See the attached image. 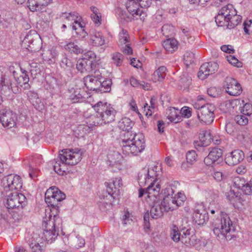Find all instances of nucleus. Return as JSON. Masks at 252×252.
Instances as JSON below:
<instances>
[{"instance_id": "nucleus-27", "label": "nucleus", "mask_w": 252, "mask_h": 252, "mask_svg": "<svg viewBox=\"0 0 252 252\" xmlns=\"http://www.w3.org/2000/svg\"><path fill=\"white\" fill-rule=\"evenodd\" d=\"M38 35L35 32L31 31L24 38L23 43V44H28V47L30 48L32 50L36 51L38 48L35 47V42L38 38Z\"/></svg>"}, {"instance_id": "nucleus-54", "label": "nucleus", "mask_w": 252, "mask_h": 252, "mask_svg": "<svg viewBox=\"0 0 252 252\" xmlns=\"http://www.w3.org/2000/svg\"><path fill=\"white\" fill-rule=\"evenodd\" d=\"M18 82H16L18 86L22 87L23 85L29 86V78L26 72H23L22 75L18 78Z\"/></svg>"}, {"instance_id": "nucleus-53", "label": "nucleus", "mask_w": 252, "mask_h": 252, "mask_svg": "<svg viewBox=\"0 0 252 252\" xmlns=\"http://www.w3.org/2000/svg\"><path fill=\"white\" fill-rule=\"evenodd\" d=\"M174 197L175 198V201H177L176 206L178 207L182 206L186 200V195L182 192H178L177 194H175Z\"/></svg>"}, {"instance_id": "nucleus-47", "label": "nucleus", "mask_w": 252, "mask_h": 252, "mask_svg": "<svg viewBox=\"0 0 252 252\" xmlns=\"http://www.w3.org/2000/svg\"><path fill=\"white\" fill-rule=\"evenodd\" d=\"M170 236L172 239L175 242H178L180 241L182 236L181 231L180 232L178 227L176 225H173L170 231Z\"/></svg>"}, {"instance_id": "nucleus-64", "label": "nucleus", "mask_w": 252, "mask_h": 252, "mask_svg": "<svg viewBox=\"0 0 252 252\" xmlns=\"http://www.w3.org/2000/svg\"><path fill=\"white\" fill-rule=\"evenodd\" d=\"M220 92V90L216 87H211L207 90L208 94L213 97H218Z\"/></svg>"}, {"instance_id": "nucleus-1", "label": "nucleus", "mask_w": 252, "mask_h": 252, "mask_svg": "<svg viewBox=\"0 0 252 252\" xmlns=\"http://www.w3.org/2000/svg\"><path fill=\"white\" fill-rule=\"evenodd\" d=\"M133 125L132 122L128 118H123L119 121V127L125 131L120 144L123 154L137 156L145 149V141L142 133L135 134L129 131Z\"/></svg>"}, {"instance_id": "nucleus-46", "label": "nucleus", "mask_w": 252, "mask_h": 252, "mask_svg": "<svg viewBox=\"0 0 252 252\" xmlns=\"http://www.w3.org/2000/svg\"><path fill=\"white\" fill-rule=\"evenodd\" d=\"M111 82L109 80L100 79V86L97 90L101 93H105L109 91L111 88Z\"/></svg>"}, {"instance_id": "nucleus-8", "label": "nucleus", "mask_w": 252, "mask_h": 252, "mask_svg": "<svg viewBox=\"0 0 252 252\" xmlns=\"http://www.w3.org/2000/svg\"><path fill=\"white\" fill-rule=\"evenodd\" d=\"M25 240L32 252H44L43 243L45 241L43 240V237H41L39 231L27 232L25 234Z\"/></svg>"}, {"instance_id": "nucleus-61", "label": "nucleus", "mask_w": 252, "mask_h": 252, "mask_svg": "<svg viewBox=\"0 0 252 252\" xmlns=\"http://www.w3.org/2000/svg\"><path fill=\"white\" fill-rule=\"evenodd\" d=\"M173 31V27L168 24L163 26L161 29L163 34L166 36L171 35L172 34Z\"/></svg>"}, {"instance_id": "nucleus-63", "label": "nucleus", "mask_w": 252, "mask_h": 252, "mask_svg": "<svg viewBox=\"0 0 252 252\" xmlns=\"http://www.w3.org/2000/svg\"><path fill=\"white\" fill-rule=\"evenodd\" d=\"M32 104L34 107L38 111H42L44 108V103L39 98L36 99V100L32 102Z\"/></svg>"}, {"instance_id": "nucleus-7", "label": "nucleus", "mask_w": 252, "mask_h": 252, "mask_svg": "<svg viewBox=\"0 0 252 252\" xmlns=\"http://www.w3.org/2000/svg\"><path fill=\"white\" fill-rule=\"evenodd\" d=\"M65 198V195L58 188L55 187H52L48 189L45 194V200L48 205L47 209H50L51 214L53 211L57 212L56 208H59V202ZM54 213H52V215Z\"/></svg>"}, {"instance_id": "nucleus-48", "label": "nucleus", "mask_w": 252, "mask_h": 252, "mask_svg": "<svg viewBox=\"0 0 252 252\" xmlns=\"http://www.w3.org/2000/svg\"><path fill=\"white\" fill-rule=\"evenodd\" d=\"M124 59V56L120 53L116 52L112 55V62L117 66H120L122 65Z\"/></svg>"}, {"instance_id": "nucleus-15", "label": "nucleus", "mask_w": 252, "mask_h": 252, "mask_svg": "<svg viewBox=\"0 0 252 252\" xmlns=\"http://www.w3.org/2000/svg\"><path fill=\"white\" fill-rule=\"evenodd\" d=\"M16 114L10 110L3 109L0 110V122L4 127H13L16 125Z\"/></svg>"}, {"instance_id": "nucleus-29", "label": "nucleus", "mask_w": 252, "mask_h": 252, "mask_svg": "<svg viewBox=\"0 0 252 252\" xmlns=\"http://www.w3.org/2000/svg\"><path fill=\"white\" fill-rule=\"evenodd\" d=\"M166 114L167 119L171 122L178 123L182 120V117L179 109L175 107H170L166 110Z\"/></svg>"}, {"instance_id": "nucleus-58", "label": "nucleus", "mask_w": 252, "mask_h": 252, "mask_svg": "<svg viewBox=\"0 0 252 252\" xmlns=\"http://www.w3.org/2000/svg\"><path fill=\"white\" fill-rule=\"evenodd\" d=\"M85 240L80 236H76L73 238V244L76 247L81 248L85 245Z\"/></svg>"}, {"instance_id": "nucleus-34", "label": "nucleus", "mask_w": 252, "mask_h": 252, "mask_svg": "<svg viewBox=\"0 0 252 252\" xmlns=\"http://www.w3.org/2000/svg\"><path fill=\"white\" fill-rule=\"evenodd\" d=\"M178 42L174 38H169L164 40L162 46L169 53H172L177 49Z\"/></svg>"}, {"instance_id": "nucleus-49", "label": "nucleus", "mask_w": 252, "mask_h": 252, "mask_svg": "<svg viewBox=\"0 0 252 252\" xmlns=\"http://www.w3.org/2000/svg\"><path fill=\"white\" fill-rule=\"evenodd\" d=\"M233 183L236 188L242 189L243 191H244V188L246 186L247 183L244 178L236 177L233 179Z\"/></svg>"}, {"instance_id": "nucleus-51", "label": "nucleus", "mask_w": 252, "mask_h": 252, "mask_svg": "<svg viewBox=\"0 0 252 252\" xmlns=\"http://www.w3.org/2000/svg\"><path fill=\"white\" fill-rule=\"evenodd\" d=\"M121 156L118 152H113L112 154L108 155L107 158L110 162V164L113 165L119 161Z\"/></svg>"}, {"instance_id": "nucleus-31", "label": "nucleus", "mask_w": 252, "mask_h": 252, "mask_svg": "<svg viewBox=\"0 0 252 252\" xmlns=\"http://www.w3.org/2000/svg\"><path fill=\"white\" fill-rule=\"evenodd\" d=\"M165 212L167 211L164 210V207L161 205V203L157 202L151 208L150 214L153 219H157L162 217Z\"/></svg>"}, {"instance_id": "nucleus-11", "label": "nucleus", "mask_w": 252, "mask_h": 252, "mask_svg": "<svg viewBox=\"0 0 252 252\" xmlns=\"http://www.w3.org/2000/svg\"><path fill=\"white\" fill-rule=\"evenodd\" d=\"M26 198L18 191H13L7 194L6 205L8 209L22 208L25 205Z\"/></svg>"}, {"instance_id": "nucleus-24", "label": "nucleus", "mask_w": 252, "mask_h": 252, "mask_svg": "<svg viewBox=\"0 0 252 252\" xmlns=\"http://www.w3.org/2000/svg\"><path fill=\"white\" fill-rule=\"evenodd\" d=\"M107 188V191L109 195L112 196L117 191L119 192V188L123 186L122 179L120 177L113 179L112 182L105 183Z\"/></svg>"}, {"instance_id": "nucleus-39", "label": "nucleus", "mask_w": 252, "mask_h": 252, "mask_svg": "<svg viewBox=\"0 0 252 252\" xmlns=\"http://www.w3.org/2000/svg\"><path fill=\"white\" fill-rule=\"evenodd\" d=\"M91 9L92 12L91 17L93 21L96 26H99L101 23V13L99 10L94 6H92Z\"/></svg>"}, {"instance_id": "nucleus-17", "label": "nucleus", "mask_w": 252, "mask_h": 252, "mask_svg": "<svg viewBox=\"0 0 252 252\" xmlns=\"http://www.w3.org/2000/svg\"><path fill=\"white\" fill-rule=\"evenodd\" d=\"M126 6L129 13L136 19L143 20L146 16L143 10L139 7L140 5L137 0H128Z\"/></svg>"}, {"instance_id": "nucleus-33", "label": "nucleus", "mask_w": 252, "mask_h": 252, "mask_svg": "<svg viewBox=\"0 0 252 252\" xmlns=\"http://www.w3.org/2000/svg\"><path fill=\"white\" fill-rule=\"evenodd\" d=\"M161 203V205L164 207V210H166L167 212L173 210L178 208V206H176L177 201H175V198L174 196L164 197Z\"/></svg>"}, {"instance_id": "nucleus-32", "label": "nucleus", "mask_w": 252, "mask_h": 252, "mask_svg": "<svg viewBox=\"0 0 252 252\" xmlns=\"http://www.w3.org/2000/svg\"><path fill=\"white\" fill-rule=\"evenodd\" d=\"M167 68L164 66H161L156 70L152 75V80L156 83L157 82H161L164 79L166 76Z\"/></svg>"}, {"instance_id": "nucleus-40", "label": "nucleus", "mask_w": 252, "mask_h": 252, "mask_svg": "<svg viewBox=\"0 0 252 252\" xmlns=\"http://www.w3.org/2000/svg\"><path fill=\"white\" fill-rule=\"evenodd\" d=\"M182 236L181 237L180 241L184 243L185 245L188 246V244L189 243V240L192 234H193V231H191L190 229H182L181 230Z\"/></svg>"}, {"instance_id": "nucleus-3", "label": "nucleus", "mask_w": 252, "mask_h": 252, "mask_svg": "<svg viewBox=\"0 0 252 252\" xmlns=\"http://www.w3.org/2000/svg\"><path fill=\"white\" fill-rule=\"evenodd\" d=\"M154 170H150L149 168L144 167L139 172L138 175V183L140 187L145 186L150 183L146 189L140 188L139 189L138 197L140 198L144 194H147L148 197H156L158 195L161 188L160 181L158 179L154 180Z\"/></svg>"}, {"instance_id": "nucleus-59", "label": "nucleus", "mask_w": 252, "mask_h": 252, "mask_svg": "<svg viewBox=\"0 0 252 252\" xmlns=\"http://www.w3.org/2000/svg\"><path fill=\"white\" fill-rule=\"evenodd\" d=\"M122 221L124 225L130 224L132 222L131 214L128 212H125L122 217Z\"/></svg>"}, {"instance_id": "nucleus-4", "label": "nucleus", "mask_w": 252, "mask_h": 252, "mask_svg": "<svg viewBox=\"0 0 252 252\" xmlns=\"http://www.w3.org/2000/svg\"><path fill=\"white\" fill-rule=\"evenodd\" d=\"M82 154V151L78 148L62 150L59 153V158L54 160L55 171L59 175H63L67 169L66 165L77 164L81 161Z\"/></svg>"}, {"instance_id": "nucleus-5", "label": "nucleus", "mask_w": 252, "mask_h": 252, "mask_svg": "<svg viewBox=\"0 0 252 252\" xmlns=\"http://www.w3.org/2000/svg\"><path fill=\"white\" fill-rule=\"evenodd\" d=\"M213 231L215 235L220 239L231 240L232 233L235 228L229 216L221 212L220 216L215 219L212 223Z\"/></svg>"}, {"instance_id": "nucleus-23", "label": "nucleus", "mask_w": 252, "mask_h": 252, "mask_svg": "<svg viewBox=\"0 0 252 252\" xmlns=\"http://www.w3.org/2000/svg\"><path fill=\"white\" fill-rule=\"evenodd\" d=\"M76 68L81 73L92 72L95 70V67L92 65V61L83 59H79L76 63Z\"/></svg>"}, {"instance_id": "nucleus-19", "label": "nucleus", "mask_w": 252, "mask_h": 252, "mask_svg": "<svg viewBox=\"0 0 252 252\" xmlns=\"http://www.w3.org/2000/svg\"><path fill=\"white\" fill-rule=\"evenodd\" d=\"M219 68L216 62H209L203 63L200 66L198 73V77L201 80L205 79L208 76L215 73Z\"/></svg>"}, {"instance_id": "nucleus-52", "label": "nucleus", "mask_w": 252, "mask_h": 252, "mask_svg": "<svg viewBox=\"0 0 252 252\" xmlns=\"http://www.w3.org/2000/svg\"><path fill=\"white\" fill-rule=\"evenodd\" d=\"M194 54L191 52H187L184 55V60L187 66L194 63Z\"/></svg>"}, {"instance_id": "nucleus-14", "label": "nucleus", "mask_w": 252, "mask_h": 252, "mask_svg": "<svg viewBox=\"0 0 252 252\" xmlns=\"http://www.w3.org/2000/svg\"><path fill=\"white\" fill-rule=\"evenodd\" d=\"M193 221L198 225H203L207 222L208 214L203 204H196L192 215Z\"/></svg>"}, {"instance_id": "nucleus-12", "label": "nucleus", "mask_w": 252, "mask_h": 252, "mask_svg": "<svg viewBox=\"0 0 252 252\" xmlns=\"http://www.w3.org/2000/svg\"><path fill=\"white\" fill-rule=\"evenodd\" d=\"M100 79H103L101 74L95 69L84 78V85L88 90L97 91L100 86Z\"/></svg>"}, {"instance_id": "nucleus-43", "label": "nucleus", "mask_w": 252, "mask_h": 252, "mask_svg": "<svg viewBox=\"0 0 252 252\" xmlns=\"http://www.w3.org/2000/svg\"><path fill=\"white\" fill-rule=\"evenodd\" d=\"M129 42V35L126 30L123 29L119 34L118 44L122 46Z\"/></svg>"}, {"instance_id": "nucleus-26", "label": "nucleus", "mask_w": 252, "mask_h": 252, "mask_svg": "<svg viewBox=\"0 0 252 252\" xmlns=\"http://www.w3.org/2000/svg\"><path fill=\"white\" fill-rule=\"evenodd\" d=\"M241 105V100L238 99L227 100L222 103L220 105V109L224 113L231 111L237 106Z\"/></svg>"}, {"instance_id": "nucleus-22", "label": "nucleus", "mask_w": 252, "mask_h": 252, "mask_svg": "<svg viewBox=\"0 0 252 252\" xmlns=\"http://www.w3.org/2000/svg\"><path fill=\"white\" fill-rule=\"evenodd\" d=\"M51 0H28V7L32 12L43 11Z\"/></svg>"}, {"instance_id": "nucleus-55", "label": "nucleus", "mask_w": 252, "mask_h": 252, "mask_svg": "<svg viewBox=\"0 0 252 252\" xmlns=\"http://www.w3.org/2000/svg\"><path fill=\"white\" fill-rule=\"evenodd\" d=\"M235 122L239 125L245 126L248 123V119L246 117V115H238L235 117Z\"/></svg>"}, {"instance_id": "nucleus-9", "label": "nucleus", "mask_w": 252, "mask_h": 252, "mask_svg": "<svg viewBox=\"0 0 252 252\" xmlns=\"http://www.w3.org/2000/svg\"><path fill=\"white\" fill-rule=\"evenodd\" d=\"M2 186L5 191H18L22 188L23 183L20 176L10 174L2 179Z\"/></svg>"}, {"instance_id": "nucleus-6", "label": "nucleus", "mask_w": 252, "mask_h": 252, "mask_svg": "<svg viewBox=\"0 0 252 252\" xmlns=\"http://www.w3.org/2000/svg\"><path fill=\"white\" fill-rule=\"evenodd\" d=\"M93 107L97 113V117L100 118L101 124L114 121L117 111L110 104L99 101L93 105Z\"/></svg>"}, {"instance_id": "nucleus-57", "label": "nucleus", "mask_w": 252, "mask_h": 252, "mask_svg": "<svg viewBox=\"0 0 252 252\" xmlns=\"http://www.w3.org/2000/svg\"><path fill=\"white\" fill-rule=\"evenodd\" d=\"M174 187L169 185L164 189V197H173L174 196L175 189Z\"/></svg>"}, {"instance_id": "nucleus-38", "label": "nucleus", "mask_w": 252, "mask_h": 252, "mask_svg": "<svg viewBox=\"0 0 252 252\" xmlns=\"http://www.w3.org/2000/svg\"><path fill=\"white\" fill-rule=\"evenodd\" d=\"M191 77L187 72H184L180 76L179 84L181 88L188 89L191 83Z\"/></svg>"}, {"instance_id": "nucleus-25", "label": "nucleus", "mask_w": 252, "mask_h": 252, "mask_svg": "<svg viewBox=\"0 0 252 252\" xmlns=\"http://www.w3.org/2000/svg\"><path fill=\"white\" fill-rule=\"evenodd\" d=\"M42 161L38 158H32L28 163L29 174L32 179H34L37 177L38 170L36 167L40 165Z\"/></svg>"}, {"instance_id": "nucleus-42", "label": "nucleus", "mask_w": 252, "mask_h": 252, "mask_svg": "<svg viewBox=\"0 0 252 252\" xmlns=\"http://www.w3.org/2000/svg\"><path fill=\"white\" fill-rule=\"evenodd\" d=\"M116 14L119 16V18L121 20L125 22H130L132 19L134 18L132 16L129 14V15H127L125 11L121 9L118 8L116 10Z\"/></svg>"}, {"instance_id": "nucleus-56", "label": "nucleus", "mask_w": 252, "mask_h": 252, "mask_svg": "<svg viewBox=\"0 0 252 252\" xmlns=\"http://www.w3.org/2000/svg\"><path fill=\"white\" fill-rule=\"evenodd\" d=\"M200 243V241L199 239H197L196 236L193 234H192V236L190 237L189 240V243L188 244V246H193L196 248L197 249H200V247L201 246V244H199Z\"/></svg>"}, {"instance_id": "nucleus-2", "label": "nucleus", "mask_w": 252, "mask_h": 252, "mask_svg": "<svg viewBox=\"0 0 252 252\" xmlns=\"http://www.w3.org/2000/svg\"><path fill=\"white\" fill-rule=\"evenodd\" d=\"M50 209H46L45 216L43 218V232L40 233L43 240L51 244L55 241L59 235V229L62 228V219L57 215L51 214Z\"/></svg>"}, {"instance_id": "nucleus-50", "label": "nucleus", "mask_w": 252, "mask_h": 252, "mask_svg": "<svg viewBox=\"0 0 252 252\" xmlns=\"http://www.w3.org/2000/svg\"><path fill=\"white\" fill-rule=\"evenodd\" d=\"M81 19H79L77 20L76 22H75L74 24L72 25V28L73 30L76 31V33H78V32L82 31L83 32V36H84L86 32H85L84 30V26L83 23H82L80 21Z\"/></svg>"}, {"instance_id": "nucleus-16", "label": "nucleus", "mask_w": 252, "mask_h": 252, "mask_svg": "<svg viewBox=\"0 0 252 252\" xmlns=\"http://www.w3.org/2000/svg\"><path fill=\"white\" fill-rule=\"evenodd\" d=\"M236 10L232 4H227L222 7L216 17V22L219 26H222L224 22L232 15L235 14Z\"/></svg>"}, {"instance_id": "nucleus-35", "label": "nucleus", "mask_w": 252, "mask_h": 252, "mask_svg": "<svg viewBox=\"0 0 252 252\" xmlns=\"http://www.w3.org/2000/svg\"><path fill=\"white\" fill-rule=\"evenodd\" d=\"M242 17L241 16L237 14V11L235 14L232 15L225 22L227 23V28L233 29L241 22Z\"/></svg>"}, {"instance_id": "nucleus-30", "label": "nucleus", "mask_w": 252, "mask_h": 252, "mask_svg": "<svg viewBox=\"0 0 252 252\" xmlns=\"http://www.w3.org/2000/svg\"><path fill=\"white\" fill-rule=\"evenodd\" d=\"M61 18L65 24L70 26H72V24L77 20L81 19L78 13L76 12L63 13Z\"/></svg>"}, {"instance_id": "nucleus-21", "label": "nucleus", "mask_w": 252, "mask_h": 252, "mask_svg": "<svg viewBox=\"0 0 252 252\" xmlns=\"http://www.w3.org/2000/svg\"><path fill=\"white\" fill-rule=\"evenodd\" d=\"M244 154L240 150H235L226 155L225 163L230 166L238 164L244 158Z\"/></svg>"}, {"instance_id": "nucleus-20", "label": "nucleus", "mask_w": 252, "mask_h": 252, "mask_svg": "<svg viewBox=\"0 0 252 252\" xmlns=\"http://www.w3.org/2000/svg\"><path fill=\"white\" fill-rule=\"evenodd\" d=\"M223 160L222 151L220 149L214 148L204 158V163L208 166L213 164H219Z\"/></svg>"}, {"instance_id": "nucleus-44", "label": "nucleus", "mask_w": 252, "mask_h": 252, "mask_svg": "<svg viewBox=\"0 0 252 252\" xmlns=\"http://www.w3.org/2000/svg\"><path fill=\"white\" fill-rule=\"evenodd\" d=\"M60 65L62 68L68 71H71L74 66L73 62L68 59L65 55L63 57Z\"/></svg>"}, {"instance_id": "nucleus-18", "label": "nucleus", "mask_w": 252, "mask_h": 252, "mask_svg": "<svg viewBox=\"0 0 252 252\" xmlns=\"http://www.w3.org/2000/svg\"><path fill=\"white\" fill-rule=\"evenodd\" d=\"M224 87L226 92L232 96L240 95L242 92L240 84L235 79L231 77L225 79Z\"/></svg>"}, {"instance_id": "nucleus-13", "label": "nucleus", "mask_w": 252, "mask_h": 252, "mask_svg": "<svg viewBox=\"0 0 252 252\" xmlns=\"http://www.w3.org/2000/svg\"><path fill=\"white\" fill-rule=\"evenodd\" d=\"M215 107L211 104H207L202 106L197 111L198 119L206 124H210L214 121V112Z\"/></svg>"}, {"instance_id": "nucleus-10", "label": "nucleus", "mask_w": 252, "mask_h": 252, "mask_svg": "<svg viewBox=\"0 0 252 252\" xmlns=\"http://www.w3.org/2000/svg\"><path fill=\"white\" fill-rule=\"evenodd\" d=\"M18 86L14 77L4 73L0 78V89L1 93H16L18 91Z\"/></svg>"}, {"instance_id": "nucleus-62", "label": "nucleus", "mask_w": 252, "mask_h": 252, "mask_svg": "<svg viewBox=\"0 0 252 252\" xmlns=\"http://www.w3.org/2000/svg\"><path fill=\"white\" fill-rule=\"evenodd\" d=\"M197 155L194 151H189L186 155L187 162L192 163L196 160Z\"/></svg>"}, {"instance_id": "nucleus-45", "label": "nucleus", "mask_w": 252, "mask_h": 252, "mask_svg": "<svg viewBox=\"0 0 252 252\" xmlns=\"http://www.w3.org/2000/svg\"><path fill=\"white\" fill-rule=\"evenodd\" d=\"M85 60L92 61V65L96 68V65H98V63H96L97 62L99 61V59L97 60L95 54L92 51H88L84 55V57L82 58Z\"/></svg>"}, {"instance_id": "nucleus-41", "label": "nucleus", "mask_w": 252, "mask_h": 252, "mask_svg": "<svg viewBox=\"0 0 252 252\" xmlns=\"http://www.w3.org/2000/svg\"><path fill=\"white\" fill-rule=\"evenodd\" d=\"M64 49L71 53L78 54L82 52V50L78 46L76 42H69L64 46Z\"/></svg>"}, {"instance_id": "nucleus-37", "label": "nucleus", "mask_w": 252, "mask_h": 252, "mask_svg": "<svg viewBox=\"0 0 252 252\" xmlns=\"http://www.w3.org/2000/svg\"><path fill=\"white\" fill-rule=\"evenodd\" d=\"M199 139L203 146H208L212 142V135L210 131H204L199 134Z\"/></svg>"}, {"instance_id": "nucleus-28", "label": "nucleus", "mask_w": 252, "mask_h": 252, "mask_svg": "<svg viewBox=\"0 0 252 252\" xmlns=\"http://www.w3.org/2000/svg\"><path fill=\"white\" fill-rule=\"evenodd\" d=\"M90 43L94 46H101L105 44V37L100 32H94L90 35Z\"/></svg>"}, {"instance_id": "nucleus-60", "label": "nucleus", "mask_w": 252, "mask_h": 252, "mask_svg": "<svg viewBox=\"0 0 252 252\" xmlns=\"http://www.w3.org/2000/svg\"><path fill=\"white\" fill-rule=\"evenodd\" d=\"M227 60L230 63L234 66L238 67L242 66V63L234 56L229 55L227 56Z\"/></svg>"}, {"instance_id": "nucleus-36", "label": "nucleus", "mask_w": 252, "mask_h": 252, "mask_svg": "<svg viewBox=\"0 0 252 252\" xmlns=\"http://www.w3.org/2000/svg\"><path fill=\"white\" fill-rule=\"evenodd\" d=\"M82 91L80 89L78 88H72L70 90L69 99L72 103H77L82 101L83 99Z\"/></svg>"}]
</instances>
